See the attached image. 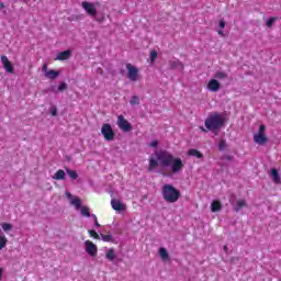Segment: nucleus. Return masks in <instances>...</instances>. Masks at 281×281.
Listing matches in <instances>:
<instances>
[{
	"instance_id": "nucleus-1",
	"label": "nucleus",
	"mask_w": 281,
	"mask_h": 281,
	"mask_svg": "<svg viewBox=\"0 0 281 281\" xmlns=\"http://www.w3.org/2000/svg\"><path fill=\"white\" fill-rule=\"evenodd\" d=\"M154 155L162 168L171 166V172L173 175H179L184 168L183 160L181 158H175V155L166 149L156 150Z\"/></svg>"
},
{
	"instance_id": "nucleus-2",
	"label": "nucleus",
	"mask_w": 281,
	"mask_h": 281,
	"mask_svg": "<svg viewBox=\"0 0 281 281\" xmlns=\"http://www.w3.org/2000/svg\"><path fill=\"white\" fill-rule=\"evenodd\" d=\"M161 195L166 203H177L181 199V191L175 186L167 183L161 188Z\"/></svg>"
},
{
	"instance_id": "nucleus-3",
	"label": "nucleus",
	"mask_w": 281,
	"mask_h": 281,
	"mask_svg": "<svg viewBox=\"0 0 281 281\" xmlns=\"http://www.w3.org/2000/svg\"><path fill=\"white\" fill-rule=\"evenodd\" d=\"M223 124H225V117H223L218 112L210 114L204 122L205 128H207V131H218Z\"/></svg>"
},
{
	"instance_id": "nucleus-4",
	"label": "nucleus",
	"mask_w": 281,
	"mask_h": 281,
	"mask_svg": "<svg viewBox=\"0 0 281 281\" xmlns=\"http://www.w3.org/2000/svg\"><path fill=\"white\" fill-rule=\"evenodd\" d=\"M265 131H267V126H265V124H261L259 126L258 133L254 135L255 144H259V146H265V144L269 142V138L265 134Z\"/></svg>"
},
{
	"instance_id": "nucleus-5",
	"label": "nucleus",
	"mask_w": 281,
	"mask_h": 281,
	"mask_svg": "<svg viewBox=\"0 0 281 281\" xmlns=\"http://www.w3.org/2000/svg\"><path fill=\"white\" fill-rule=\"evenodd\" d=\"M101 135L105 142H113L115 139V131L109 123H104L101 127Z\"/></svg>"
},
{
	"instance_id": "nucleus-6",
	"label": "nucleus",
	"mask_w": 281,
	"mask_h": 281,
	"mask_svg": "<svg viewBox=\"0 0 281 281\" xmlns=\"http://www.w3.org/2000/svg\"><path fill=\"white\" fill-rule=\"evenodd\" d=\"M81 8L85 10L88 16H92L93 19L98 16V9H95V4H93V2L82 1Z\"/></svg>"
},
{
	"instance_id": "nucleus-7",
	"label": "nucleus",
	"mask_w": 281,
	"mask_h": 281,
	"mask_svg": "<svg viewBox=\"0 0 281 281\" xmlns=\"http://www.w3.org/2000/svg\"><path fill=\"white\" fill-rule=\"evenodd\" d=\"M126 69L128 80L132 82H137V80H139V69L132 64H126Z\"/></svg>"
},
{
	"instance_id": "nucleus-8",
	"label": "nucleus",
	"mask_w": 281,
	"mask_h": 281,
	"mask_svg": "<svg viewBox=\"0 0 281 281\" xmlns=\"http://www.w3.org/2000/svg\"><path fill=\"white\" fill-rule=\"evenodd\" d=\"M116 124L123 133H128L133 130V125L124 117V115H119Z\"/></svg>"
},
{
	"instance_id": "nucleus-9",
	"label": "nucleus",
	"mask_w": 281,
	"mask_h": 281,
	"mask_svg": "<svg viewBox=\"0 0 281 281\" xmlns=\"http://www.w3.org/2000/svg\"><path fill=\"white\" fill-rule=\"evenodd\" d=\"M86 252L88 256H91V258H95L98 256V246L93 244L91 240L85 241Z\"/></svg>"
},
{
	"instance_id": "nucleus-10",
	"label": "nucleus",
	"mask_w": 281,
	"mask_h": 281,
	"mask_svg": "<svg viewBox=\"0 0 281 281\" xmlns=\"http://www.w3.org/2000/svg\"><path fill=\"white\" fill-rule=\"evenodd\" d=\"M1 63H2V67L5 69V71H8L9 74H14V66L12 65V61H10V59H8V56L2 55Z\"/></svg>"
},
{
	"instance_id": "nucleus-11",
	"label": "nucleus",
	"mask_w": 281,
	"mask_h": 281,
	"mask_svg": "<svg viewBox=\"0 0 281 281\" xmlns=\"http://www.w3.org/2000/svg\"><path fill=\"white\" fill-rule=\"evenodd\" d=\"M111 205L115 212H124V210H126V204L122 203L120 200L112 199Z\"/></svg>"
},
{
	"instance_id": "nucleus-12",
	"label": "nucleus",
	"mask_w": 281,
	"mask_h": 281,
	"mask_svg": "<svg viewBox=\"0 0 281 281\" xmlns=\"http://www.w3.org/2000/svg\"><path fill=\"white\" fill-rule=\"evenodd\" d=\"M206 89L213 93H216V91L221 89V82H218L216 79H211L206 86Z\"/></svg>"
},
{
	"instance_id": "nucleus-13",
	"label": "nucleus",
	"mask_w": 281,
	"mask_h": 281,
	"mask_svg": "<svg viewBox=\"0 0 281 281\" xmlns=\"http://www.w3.org/2000/svg\"><path fill=\"white\" fill-rule=\"evenodd\" d=\"M169 67L170 69H179V71H183L186 67L183 66V63L181 60L176 59V60H169Z\"/></svg>"
},
{
	"instance_id": "nucleus-14",
	"label": "nucleus",
	"mask_w": 281,
	"mask_h": 281,
	"mask_svg": "<svg viewBox=\"0 0 281 281\" xmlns=\"http://www.w3.org/2000/svg\"><path fill=\"white\" fill-rule=\"evenodd\" d=\"M71 58V50L67 49L57 54L55 60H69Z\"/></svg>"
},
{
	"instance_id": "nucleus-15",
	"label": "nucleus",
	"mask_w": 281,
	"mask_h": 281,
	"mask_svg": "<svg viewBox=\"0 0 281 281\" xmlns=\"http://www.w3.org/2000/svg\"><path fill=\"white\" fill-rule=\"evenodd\" d=\"M156 168H159V160L156 158H149L148 172H154Z\"/></svg>"
},
{
	"instance_id": "nucleus-16",
	"label": "nucleus",
	"mask_w": 281,
	"mask_h": 281,
	"mask_svg": "<svg viewBox=\"0 0 281 281\" xmlns=\"http://www.w3.org/2000/svg\"><path fill=\"white\" fill-rule=\"evenodd\" d=\"M44 76L48 80H56V78H58V76H60V71H58V70H48V71H46V74Z\"/></svg>"
},
{
	"instance_id": "nucleus-17",
	"label": "nucleus",
	"mask_w": 281,
	"mask_h": 281,
	"mask_svg": "<svg viewBox=\"0 0 281 281\" xmlns=\"http://www.w3.org/2000/svg\"><path fill=\"white\" fill-rule=\"evenodd\" d=\"M189 157H195L196 159H203V153H201L199 149L191 148L188 150Z\"/></svg>"
},
{
	"instance_id": "nucleus-18",
	"label": "nucleus",
	"mask_w": 281,
	"mask_h": 281,
	"mask_svg": "<svg viewBox=\"0 0 281 281\" xmlns=\"http://www.w3.org/2000/svg\"><path fill=\"white\" fill-rule=\"evenodd\" d=\"M65 177H67V173H65V170L59 169L55 172V175L53 176V179L55 181H64Z\"/></svg>"
},
{
	"instance_id": "nucleus-19",
	"label": "nucleus",
	"mask_w": 281,
	"mask_h": 281,
	"mask_svg": "<svg viewBox=\"0 0 281 281\" xmlns=\"http://www.w3.org/2000/svg\"><path fill=\"white\" fill-rule=\"evenodd\" d=\"M223 210V204L218 200H214L211 203V212H221Z\"/></svg>"
},
{
	"instance_id": "nucleus-20",
	"label": "nucleus",
	"mask_w": 281,
	"mask_h": 281,
	"mask_svg": "<svg viewBox=\"0 0 281 281\" xmlns=\"http://www.w3.org/2000/svg\"><path fill=\"white\" fill-rule=\"evenodd\" d=\"M105 258H106V260H109L110 262H113V260H115V249H114V248H110V249L105 252Z\"/></svg>"
},
{
	"instance_id": "nucleus-21",
	"label": "nucleus",
	"mask_w": 281,
	"mask_h": 281,
	"mask_svg": "<svg viewBox=\"0 0 281 281\" xmlns=\"http://www.w3.org/2000/svg\"><path fill=\"white\" fill-rule=\"evenodd\" d=\"M271 177H272L274 183H280V173L278 172V169L271 170Z\"/></svg>"
},
{
	"instance_id": "nucleus-22",
	"label": "nucleus",
	"mask_w": 281,
	"mask_h": 281,
	"mask_svg": "<svg viewBox=\"0 0 281 281\" xmlns=\"http://www.w3.org/2000/svg\"><path fill=\"white\" fill-rule=\"evenodd\" d=\"M71 204L75 205L76 210H80L82 207V200H80V198H75L72 199Z\"/></svg>"
},
{
	"instance_id": "nucleus-23",
	"label": "nucleus",
	"mask_w": 281,
	"mask_h": 281,
	"mask_svg": "<svg viewBox=\"0 0 281 281\" xmlns=\"http://www.w3.org/2000/svg\"><path fill=\"white\" fill-rule=\"evenodd\" d=\"M243 207H247V202L245 200H238L237 207H235V212H240Z\"/></svg>"
},
{
	"instance_id": "nucleus-24",
	"label": "nucleus",
	"mask_w": 281,
	"mask_h": 281,
	"mask_svg": "<svg viewBox=\"0 0 281 281\" xmlns=\"http://www.w3.org/2000/svg\"><path fill=\"white\" fill-rule=\"evenodd\" d=\"M8 245V237L5 235H0V251L1 249H5Z\"/></svg>"
},
{
	"instance_id": "nucleus-25",
	"label": "nucleus",
	"mask_w": 281,
	"mask_h": 281,
	"mask_svg": "<svg viewBox=\"0 0 281 281\" xmlns=\"http://www.w3.org/2000/svg\"><path fill=\"white\" fill-rule=\"evenodd\" d=\"M81 216H86V218L91 217V211L87 206H81Z\"/></svg>"
},
{
	"instance_id": "nucleus-26",
	"label": "nucleus",
	"mask_w": 281,
	"mask_h": 281,
	"mask_svg": "<svg viewBox=\"0 0 281 281\" xmlns=\"http://www.w3.org/2000/svg\"><path fill=\"white\" fill-rule=\"evenodd\" d=\"M66 172L70 179L76 180L78 179V172L76 170L66 169Z\"/></svg>"
},
{
	"instance_id": "nucleus-27",
	"label": "nucleus",
	"mask_w": 281,
	"mask_h": 281,
	"mask_svg": "<svg viewBox=\"0 0 281 281\" xmlns=\"http://www.w3.org/2000/svg\"><path fill=\"white\" fill-rule=\"evenodd\" d=\"M159 255H160V258H162V260H168V258H169L168 250H166V248H160Z\"/></svg>"
},
{
	"instance_id": "nucleus-28",
	"label": "nucleus",
	"mask_w": 281,
	"mask_h": 281,
	"mask_svg": "<svg viewBox=\"0 0 281 281\" xmlns=\"http://www.w3.org/2000/svg\"><path fill=\"white\" fill-rule=\"evenodd\" d=\"M101 239L103 240V243H113V236L112 235L101 234Z\"/></svg>"
},
{
	"instance_id": "nucleus-29",
	"label": "nucleus",
	"mask_w": 281,
	"mask_h": 281,
	"mask_svg": "<svg viewBox=\"0 0 281 281\" xmlns=\"http://www.w3.org/2000/svg\"><path fill=\"white\" fill-rule=\"evenodd\" d=\"M215 78H217V80H225V78H227V74L223 71H217L215 74Z\"/></svg>"
},
{
	"instance_id": "nucleus-30",
	"label": "nucleus",
	"mask_w": 281,
	"mask_h": 281,
	"mask_svg": "<svg viewBox=\"0 0 281 281\" xmlns=\"http://www.w3.org/2000/svg\"><path fill=\"white\" fill-rule=\"evenodd\" d=\"M1 227L3 232H12V224L10 223H2Z\"/></svg>"
},
{
	"instance_id": "nucleus-31",
	"label": "nucleus",
	"mask_w": 281,
	"mask_h": 281,
	"mask_svg": "<svg viewBox=\"0 0 281 281\" xmlns=\"http://www.w3.org/2000/svg\"><path fill=\"white\" fill-rule=\"evenodd\" d=\"M130 104L132 106H135L136 104H139V97H137V95L132 97V99L130 100Z\"/></svg>"
},
{
	"instance_id": "nucleus-32",
	"label": "nucleus",
	"mask_w": 281,
	"mask_h": 281,
	"mask_svg": "<svg viewBox=\"0 0 281 281\" xmlns=\"http://www.w3.org/2000/svg\"><path fill=\"white\" fill-rule=\"evenodd\" d=\"M227 148V142L225 139H221L218 143V150H225Z\"/></svg>"
},
{
	"instance_id": "nucleus-33",
	"label": "nucleus",
	"mask_w": 281,
	"mask_h": 281,
	"mask_svg": "<svg viewBox=\"0 0 281 281\" xmlns=\"http://www.w3.org/2000/svg\"><path fill=\"white\" fill-rule=\"evenodd\" d=\"M57 91L63 92V91H67V83L65 81L60 82Z\"/></svg>"
},
{
	"instance_id": "nucleus-34",
	"label": "nucleus",
	"mask_w": 281,
	"mask_h": 281,
	"mask_svg": "<svg viewBox=\"0 0 281 281\" xmlns=\"http://www.w3.org/2000/svg\"><path fill=\"white\" fill-rule=\"evenodd\" d=\"M89 234L92 238H95L97 240L100 239V235L98 234V232L91 229L89 231Z\"/></svg>"
},
{
	"instance_id": "nucleus-35",
	"label": "nucleus",
	"mask_w": 281,
	"mask_h": 281,
	"mask_svg": "<svg viewBox=\"0 0 281 281\" xmlns=\"http://www.w3.org/2000/svg\"><path fill=\"white\" fill-rule=\"evenodd\" d=\"M156 59H157V50H151L150 52V60H151V63H155Z\"/></svg>"
},
{
	"instance_id": "nucleus-36",
	"label": "nucleus",
	"mask_w": 281,
	"mask_h": 281,
	"mask_svg": "<svg viewBox=\"0 0 281 281\" xmlns=\"http://www.w3.org/2000/svg\"><path fill=\"white\" fill-rule=\"evenodd\" d=\"M273 23H276V18H270L267 21L266 25H267V27H271L273 25Z\"/></svg>"
},
{
	"instance_id": "nucleus-37",
	"label": "nucleus",
	"mask_w": 281,
	"mask_h": 281,
	"mask_svg": "<svg viewBox=\"0 0 281 281\" xmlns=\"http://www.w3.org/2000/svg\"><path fill=\"white\" fill-rule=\"evenodd\" d=\"M50 115H53V117H56V115H58V109H56V106L50 109Z\"/></svg>"
},
{
	"instance_id": "nucleus-38",
	"label": "nucleus",
	"mask_w": 281,
	"mask_h": 281,
	"mask_svg": "<svg viewBox=\"0 0 281 281\" xmlns=\"http://www.w3.org/2000/svg\"><path fill=\"white\" fill-rule=\"evenodd\" d=\"M149 146L151 148H157L159 146V140H153L151 143H149Z\"/></svg>"
},
{
	"instance_id": "nucleus-39",
	"label": "nucleus",
	"mask_w": 281,
	"mask_h": 281,
	"mask_svg": "<svg viewBox=\"0 0 281 281\" xmlns=\"http://www.w3.org/2000/svg\"><path fill=\"white\" fill-rule=\"evenodd\" d=\"M218 26L221 30H225V20H220Z\"/></svg>"
},
{
	"instance_id": "nucleus-40",
	"label": "nucleus",
	"mask_w": 281,
	"mask_h": 281,
	"mask_svg": "<svg viewBox=\"0 0 281 281\" xmlns=\"http://www.w3.org/2000/svg\"><path fill=\"white\" fill-rule=\"evenodd\" d=\"M238 260H240V258H238V257L231 258V262H233V265H236L238 262Z\"/></svg>"
},
{
	"instance_id": "nucleus-41",
	"label": "nucleus",
	"mask_w": 281,
	"mask_h": 281,
	"mask_svg": "<svg viewBox=\"0 0 281 281\" xmlns=\"http://www.w3.org/2000/svg\"><path fill=\"white\" fill-rule=\"evenodd\" d=\"M94 21H97V23H103L104 21V15L100 16V18H95Z\"/></svg>"
},
{
	"instance_id": "nucleus-42",
	"label": "nucleus",
	"mask_w": 281,
	"mask_h": 281,
	"mask_svg": "<svg viewBox=\"0 0 281 281\" xmlns=\"http://www.w3.org/2000/svg\"><path fill=\"white\" fill-rule=\"evenodd\" d=\"M47 67H48L47 64H44L43 67H42V71L44 72V75L47 74V71H49L47 69Z\"/></svg>"
},
{
	"instance_id": "nucleus-43",
	"label": "nucleus",
	"mask_w": 281,
	"mask_h": 281,
	"mask_svg": "<svg viewBox=\"0 0 281 281\" xmlns=\"http://www.w3.org/2000/svg\"><path fill=\"white\" fill-rule=\"evenodd\" d=\"M223 249H224L225 254H228V252H229V248L227 247V245H225V246L223 247Z\"/></svg>"
},
{
	"instance_id": "nucleus-44",
	"label": "nucleus",
	"mask_w": 281,
	"mask_h": 281,
	"mask_svg": "<svg viewBox=\"0 0 281 281\" xmlns=\"http://www.w3.org/2000/svg\"><path fill=\"white\" fill-rule=\"evenodd\" d=\"M95 227H100V223L98 222V218L94 220Z\"/></svg>"
},
{
	"instance_id": "nucleus-45",
	"label": "nucleus",
	"mask_w": 281,
	"mask_h": 281,
	"mask_svg": "<svg viewBox=\"0 0 281 281\" xmlns=\"http://www.w3.org/2000/svg\"><path fill=\"white\" fill-rule=\"evenodd\" d=\"M1 278H3V268H0V281H1Z\"/></svg>"
},
{
	"instance_id": "nucleus-46",
	"label": "nucleus",
	"mask_w": 281,
	"mask_h": 281,
	"mask_svg": "<svg viewBox=\"0 0 281 281\" xmlns=\"http://www.w3.org/2000/svg\"><path fill=\"white\" fill-rule=\"evenodd\" d=\"M3 8H5V4L0 1V10H3Z\"/></svg>"
},
{
	"instance_id": "nucleus-47",
	"label": "nucleus",
	"mask_w": 281,
	"mask_h": 281,
	"mask_svg": "<svg viewBox=\"0 0 281 281\" xmlns=\"http://www.w3.org/2000/svg\"><path fill=\"white\" fill-rule=\"evenodd\" d=\"M200 130L202 131V133H207V130H205V127L201 126Z\"/></svg>"
},
{
	"instance_id": "nucleus-48",
	"label": "nucleus",
	"mask_w": 281,
	"mask_h": 281,
	"mask_svg": "<svg viewBox=\"0 0 281 281\" xmlns=\"http://www.w3.org/2000/svg\"><path fill=\"white\" fill-rule=\"evenodd\" d=\"M217 34H220V36H225V33L223 31H218Z\"/></svg>"
},
{
	"instance_id": "nucleus-49",
	"label": "nucleus",
	"mask_w": 281,
	"mask_h": 281,
	"mask_svg": "<svg viewBox=\"0 0 281 281\" xmlns=\"http://www.w3.org/2000/svg\"><path fill=\"white\" fill-rule=\"evenodd\" d=\"M66 194H67L68 199H71V193L66 192Z\"/></svg>"
},
{
	"instance_id": "nucleus-50",
	"label": "nucleus",
	"mask_w": 281,
	"mask_h": 281,
	"mask_svg": "<svg viewBox=\"0 0 281 281\" xmlns=\"http://www.w3.org/2000/svg\"><path fill=\"white\" fill-rule=\"evenodd\" d=\"M92 218H94V221H95V218H98V216H95V214H92Z\"/></svg>"
},
{
	"instance_id": "nucleus-51",
	"label": "nucleus",
	"mask_w": 281,
	"mask_h": 281,
	"mask_svg": "<svg viewBox=\"0 0 281 281\" xmlns=\"http://www.w3.org/2000/svg\"><path fill=\"white\" fill-rule=\"evenodd\" d=\"M99 71H101V74H102V68H99Z\"/></svg>"
},
{
	"instance_id": "nucleus-52",
	"label": "nucleus",
	"mask_w": 281,
	"mask_h": 281,
	"mask_svg": "<svg viewBox=\"0 0 281 281\" xmlns=\"http://www.w3.org/2000/svg\"><path fill=\"white\" fill-rule=\"evenodd\" d=\"M99 71H101V74H102V68H99Z\"/></svg>"
},
{
	"instance_id": "nucleus-53",
	"label": "nucleus",
	"mask_w": 281,
	"mask_h": 281,
	"mask_svg": "<svg viewBox=\"0 0 281 281\" xmlns=\"http://www.w3.org/2000/svg\"><path fill=\"white\" fill-rule=\"evenodd\" d=\"M227 159H232V157H231V156H228V157H227Z\"/></svg>"
}]
</instances>
